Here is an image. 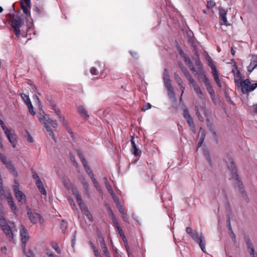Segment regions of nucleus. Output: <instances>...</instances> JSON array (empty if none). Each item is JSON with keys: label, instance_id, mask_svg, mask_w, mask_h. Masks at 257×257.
I'll use <instances>...</instances> for the list:
<instances>
[{"label": "nucleus", "instance_id": "nucleus-42", "mask_svg": "<svg viewBox=\"0 0 257 257\" xmlns=\"http://www.w3.org/2000/svg\"><path fill=\"white\" fill-rule=\"evenodd\" d=\"M67 223L66 221H65L64 220H62V222L61 223V229H62V231L63 232H64V231L67 227Z\"/></svg>", "mask_w": 257, "mask_h": 257}, {"label": "nucleus", "instance_id": "nucleus-18", "mask_svg": "<svg viewBox=\"0 0 257 257\" xmlns=\"http://www.w3.org/2000/svg\"><path fill=\"white\" fill-rule=\"evenodd\" d=\"M135 138L134 137H132L131 142L132 144V152L135 156H139L141 154V151L137 148V145L135 142Z\"/></svg>", "mask_w": 257, "mask_h": 257}, {"label": "nucleus", "instance_id": "nucleus-47", "mask_svg": "<svg viewBox=\"0 0 257 257\" xmlns=\"http://www.w3.org/2000/svg\"><path fill=\"white\" fill-rule=\"evenodd\" d=\"M174 77H175V79L176 81L178 83V85H180L181 83H182V80L180 78V77L179 76V75L178 74H177V73H175L174 74Z\"/></svg>", "mask_w": 257, "mask_h": 257}, {"label": "nucleus", "instance_id": "nucleus-53", "mask_svg": "<svg viewBox=\"0 0 257 257\" xmlns=\"http://www.w3.org/2000/svg\"><path fill=\"white\" fill-rule=\"evenodd\" d=\"M229 234L230 237L233 241V242H236V236H235V235L234 233L233 232V230L230 231Z\"/></svg>", "mask_w": 257, "mask_h": 257}, {"label": "nucleus", "instance_id": "nucleus-4", "mask_svg": "<svg viewBox=\"0 0 257 257\" xmlns=\"http://www.w3.org/2000/svg\"><path fill=\"white\" fill-rule=\"evenodd\" d=\"M24 24L23 19L20 17L14 18L11 21V26L14 29L15 34L17 37L20 36V28Z\"/></svg>", "mask_w": 257, "mask_h": 257}, {"label": "nucleus", "instance_id": "nucleus-46", "mask_svg": "<svg viewBox=\"0 0 257 257\" xmlns=\"http://www.w3.org/2000/svg\"><path fill=\"white\" fill-rule=\"evenodd\" d=\"M28 107L29 108V112L33 115H34L35 114V112L34 110V108L32 105V103L30 104L27 105Z\"/></svg>", "mask_w": 257, "mask_h": 257}, {"label": "nucleus", "instance_id": "nucleus-54", "mask_svg": "<svg viewBox=\"0 0 257 257\" xmlns=\"http://www.w3.org/2000/svg\"><path fill=\"white\" fill-rule=\"evenodd\" d=\"M25 254L27 257H34L35 256V254H34V252L31 250H29L28 251L25 252Z\"/></svg>", "mask_w": 257, "mask_h": 257}, {"label": "nucleus", "instance_id": "nucleus-23", "mask_svg": "<svg viewBox=\"0 0 257 257\" xmlns=\"http://www.w3.org/2000/svg\"><path fill=\"white\" fill-rule=\"evenodd\" d=\"M78 113L86 119L89 117V115L87 113V111L82 105H80L77 108Z\"/></svg>", "mask_w": 257, "mask_h": 257}, {"label": "nucleus", "instance_id": "nucleus-62", "mask_svg": "<svg viewBox=\"0 0 257 257\" xmlns=\"http://www.w3.org/2000/svg\"><path fill=\"white\" fill-rule=\"evenodd\" d=\"M105 187L108 191V192L109 193L110 192H112V191H113V190L112 189V187H111V185L108 183H106L105 184Z\"/></svg>", "mask_w": 257, "mask_h": 257}, {"label": "nucleus", "instance_id": "nucleus-64", "mask_svg": "<svg viewBox=\"0 0 257 257\" xmlns=\"http://www.w3.org/2000/svg\"><path fill=\"white\" fill-rule=\"evenodd\" d=\"M121 216H122V218L123 219V220L126 222H128V219L127 217V215H126V214L125 213V212L124 213H121Z\"/></svg>", "mask_w": 257, "mask_h": 257}, {"label": "nucleus", "instance_id": "nucleus-24", "mask_svg": "<svg viewBox=\"0 0 257 257\" xmlns=\"http://www.w3.org/2000/svg\"><path fill=\"white\" fill-rule=\"evenodd\" d=\"M234 76V81L237 86L242 81H241V73L239 70L232 71Z\"/></svg>", "mask_w": 257, "mask_h": 257}, {"label": "nucleus", "instance_id": "nucleus-8", "mask_svg": "<svg viewBox=\"0 0 257 257\" xmlns=\"http://www.w3.org/2000/svg\"><path fill=\"white\" fill-rule=\"evenodd\" d=\"M20 233L21 236V240L23 244V248L24 249H25L26 245L28 241L30 238V236L28 233V230L26 228V227L21 225L20 228Z\"/></svg>", "mask_w": 257, "mask_h": 257}, {"label": "nucleus", "instance_id": "nucleus-63", "mask_svg": "<svg viewBox=\"0 0 257 257\" xmlns=\"http://www.w3.org/2000/svg\"><path fill=\"white\" fill-rule=\"evenodd\" d=\"M110 218L112 220L115 226L119 225L118 222L115 215L110 217Z\"/></svg>", "mask_w": 257, "mask_h": 257}, {"label": "nucleus", "instance_id": "nucleus-16", "mask_svg": "<svg viewBox=\"0 0 257 257\" xmlns=\"http://www.w3.org/2000/svg\"><path fill=\"white\" fill-rule=\"evenodd\" d=\"M78 156L81 160V161L83 165V167L85 169V171L87 174H88L89 172H90L91 171L90 167L87 164V162L86 160L85 159L84 156L83 154L80 152H78Z\"/></svg>", "mask_w": 257, "mask_h": 257}, {"label": "nucleus", "instance_id": "nucleus-26", "mask_svg": "<svg viewBox=\"0 0 257 257\" xmlns=\"http://www.w3.org/2000/svg\"><path fill=\"white\" fill-rule=\"evenodd\" d=\"M73 194L75 196L79 206L84 204L77 189H74L73 190Z\"/></svg>", "mask_w": 257, "mask_h": 257}, {"label": "nucleus", "instance_id": "nucleus-7", "mask_svg": "<svg viewBox=\"0 0 257 257\" xmlns=\"http://www.w3.org/2000/svg\"><path fill=\"white\" fill-rule=\"evenodd\" d=\"M27 215L31 223L36 224L38 221H41L43 220V217L40 214L32 211L28 207L27 208Z\"/></svg>", "mask_w": 257, "mask_h": 257}, {"label": "nucleus", "instance_id": "nucleus-58", "mask_svg": "<svg viewBox=\"0 0 257 257\" xmlns=\"http://www.w3.org/2000/svg\"><path fill=\"white\" fill-rule=\"evenodd\" d=\"M184 58V61L185 62H186V63H187L189 66L190 65V64H192V63L191 62V61L190 60V59L187 57L186 56H183Z\"/></svg>", "mask_w": 257, "mask_h": 257}, {"label": "nucleus", "instance_id": "nucleus-29", "mask_svg": "<svg viewBox=\"0 0 257 257\" xmlns=\"http://www.w3.org/2000/svg\"><path fill=\"white\" fill-rule=\"evenodd\" d=\"M8 202L12 210L14 212H15V211L17 210V207L15 204L12 196L10 197L9 199H8Z\"/></svg>", "mask_w": 257, "mask_h": 257}, {"label": "nucleus", "instance_id": "nucleus-3", "mask_svg": "<svg viewBox=\"0 0 257 257\" xmlns=\"http://www.w3.org/2000/svg\"><path fill=\"white\" fill-rule=\"evenodd\" d=\"M190 236L196 243L199 244L202 251L206 252L205 240L202 233L194 231Z\"/></svg>", "mask_w": 257, "mask_h": 257}, {"label": "nucleus", "instance_id": "nucleus-9", "mask_svg": "<svg viewBox=\"0 0 257 257\" xmlns=\"http://www.w3.org/2000/svg\"><path fill=\"white\" fill-rule=\"evenodd\" d=\"M14 191L18 202L21 204H24L26 202V197L25 195L20 190L18 184L14 186Z\"/></svg>", "mask_w": 257, "mask_h": 257}, {"label": "nucleus", "instance_id": "nucleus-28", "mask_svg": "<svg viewBox=\"0 0 257 257\" xmlns=\"http://www.w3.org/2000/svg\"><path fill=\"white\" fill-rule=\"evenodd\" d=\"M163 80L165 84L171 83L168 70L165 68L163 72Z\"/></svg>", "mask_w": 257, "mask_h": 257}, {"label": "nucleus", "instance_id": "nucleus-5", "mask_svg": "<svg viewBox=\"0 0 257 257\" xmlns=\"http://www.w3.org/2000/svg\"><path fill=\"white\" fill-rule=\"evenodd\" d=\"M43 123L50 136H51L54 140H55L54 134L52 130L50 128V125L53 128H57L58 127L57 120L56 119L48 118L45 121L43 122Z\"/></svg>", "mask_w": 257, "mask_h": 257}, {"label": "nucleus", "instance_id": "nucleus-13", "mask_svg": "<svg viewBox=\"0 0 257 257\" xmlns=\"http://www.w3.org/2000/svg\"><path fill=\"white\" fill-rule=\"evenodd\" d=\"M226 11L223 8L219 9V18L220 19V24L221 25H224L225 26H229L230 24L228 23L226 19Z\"/></svg>", "mask_w": 257, "mask_h": 257}, {"label": "nucleus", "instance_id": "nucleus-44", "mask_svg": "<svg viewBox=\"0 0 257 257\" xmlns=\"http://www.w3.org/2000/svg\"><path fill=\"white\" fill-rule=\"evenodd\" d=\"M83 184L85 186V193L86 195H87L88 196H89V190H88V184L86 182V181L84 179L82 182Z\"/></svg>", "mask_w": 257, "mask_h": 257}, {"label": "nucleus", "instance_id": "nucleus-52", "mask_svg": "<svg viewBox=\"0 0 257 257\" xmlns=\"http://www.w3.org/2000/svg\"><path fill=\"white\" fill-rule=\"evenodd\" d=\"M0 124L5 133L8 134V131L10 130L5 125L4 122L1 123Z\"/></svg>", "mask_w": 257, "mask_h": 257}, {"label": "nucleus", "instance_id": "nucleus-19", "mask_svg": "<svg viewBox=\"0 0 257 257\" xmlns=\"http://www.w3.org/2000/svg\"><path fill=\"white\" fill-rule=\"evenodd\" d=\"M257 67V55H253L251 57L250 65L248 67V71L252 72Z\"/></svg>", "mask_w": 257, "mask_h": 257}, {"label": "nucleus", "instance_id": "nucleus-12", "mask_svg": "<svg viewBox=\"0 0 257 257\" xmlns=\"http://www.w3.org/2000/svg\"><path fill=\"white\" fill-rule=\"evenodd\" d=\"M204 83L206 86L207 90L208 91L209 94L210 95L212 100L214 101V99H215V93L213 90L212 86L211 85L209 81V80L207 77H204Z\"/></svg>", "mask_w": 257, "mask_h": 257}, {"label": "nucleus", "instance_id": "nucleus-25", "mask_svg": "<svg viewBox=\"0 0 257 257\" xmlns=\"http://www.w3.org/2000/svg\"><path fill=\"white\" fill-rule=\"evenodd\" d=\"M165 86L168 91V95L170 98H174L175 97V93L174 92L173 88L172 86L171 83L165 84Z\"/></svg>", "mask_w": 257, "mask_h": 257}, {"label": "nucleus", "instance_id": "nucleus-22", "mask_svg": "<svg viewBox=\"0 0 257 257\" xmlns=\"http://www.w3.org/2000/svg\"><path fill=\"white\" fill-rule=\"evenodd\" d=\"M55 112L58 116L60 121L62 123L63 125L66 128H68V123L65 120V117L61 114V111L59 108L55 111Z\"/></svg>", "mask_w": 257, "mask_h": 257}, {"label": "nucleus", "instance_id": "nucleus-30", "mask_svg": "<svg viewBox=\"0 0 257 257\" xmlns=\"http://www.w3.org/2000/svg\"><path fill=\"white\" fill-rule=\"evenodd\" d=\"M193 89H194V91L195 92V93L198 95V97L201 100H204V97L203 96V93L199 86H196V87L195 88H194Z\"/></svg>", "mask_w": 257, "mask_h": 257}, {"label": "nucleus", "instance_id": "nucleus-56", "mask_svg": "<svg viewBox=\"0 0 257 257\" xmlns=\"http://www.w3.org/2000/svg\"><path fill=\"white\" fill-rule=\"evenodd\" d=\"M115 227L117 228L118 232L119 233V234H120V235L121 236L124 235V234L123 232L122 229L120 227L119 225H118Z\"/></svg>", "mask_w": 257, "mask_h": 257}, {"label": "nucleus", "instance_id": "nucleus-10", "mask_svg": "<svg viewBox=\"0 0 257 257\" xmlns=\"http://www.w3.org/2000/svg\"><path fill=\"white\" fill-rule=\"evenodd\" d=\"M21 9L27 17L30 16L31 2L30 0H20Z\"/></svg>", "mask_w": 257, "mask_h": 257}, {"label": "nucleus", "instance_id": "nucleus-31", "mask_svg": "<svg viewBox=\"0 0 257 257\" xmlns=\"http://www.w3.org/2000/svg\"><path fill=\"white\" fill-rule=\"evenodd\" d=\"M36 185L40 192V193L43 195H46V191L45 189V188L43 186V184L42 182L38 181V182H37Z\"/></svg>", "mask_w": 257, "mask_h": 257}, {"label": "nucleus", "instance_id": "nucleus-43", "mask_svg": "<svg viewBox=\"0 0 257 257\" xmlns=\"http://www.w3.org/2000/svg\"><path fill=\"white\" fill-rule=\"evenodd\" d=\"M212 70V74L214 77L219 76L218 72L215 66H213Z\"/></svg>", "mask_w": 257, "mask_h": 257}, {"label": "nucleus", "instance_id": "nucleus-37", "mask_svg": "<svg viewBox=\"0 0 257 257\" xmlns=\"http://www.w3.org/2000/svg\"><path fill=\"white\" fill-rule=\"evenodd\" d=\"M183 117L186 119L187 118H189L190 117H191V115L189 113V110L187 108V107H185L184 108V110H183Z\"/></svg>", "mask_w": 257, "mask_h": 257}, {"label": "nucleus", "instance_id": "nucleus-11", "mask_svg": "<svg viewBox=\"0 0 257 257\" xmlns=\"http://www.w3.org/2000/svg\"><path fill=\"white\" fill-rule=\"evenodd\" d=\"M1 161L6 165L7 168L10 171V172L14 176L18 175L17 172L16 171L14 165L12 163L7 159L5 157Z\"/></svg>", "mask_w": 257, "mask_h": 257}, {"label": "nucleus", "instance_id": "nucleus-60", "mask_svg": "<svg viewBox=\"0 0 257 257\" xmlns=\"http://www.w3.org/2000/svg\"><path fill=\"white\" fill-rule=\"evenodd\" d=\"M95 187L96 188L97 190H100V186L98 184V183L97 182V181H96V179H93V181H92Z\"/></svg>", "mask_w": 257, "mask_h": 257}, {"label": "nucleus", "instance_id": "nucleus-38", "mask_svg": "<svg viewBox=\"0 0 257 257\" xmlns=\"http://www.w3.org/2000/svg\"><path fill=\"white\" fill-rule=\"evenodd\" d=\"M189 83L192 86L193 88H195L196 86H198V84L196 82V81L192 78V76H190L187 79Z\"/></svg>", "mask_w": 257, "mask_h": 257}, {"label": "nucleus", "instance_id": "nucleus-51", "mask_svg": "<svg viewBox=\"0 0 257 257\" xmlns=\"http://www.w3.org/2000/svg\"><path fill=\"white\" fill-rule=\"evenodd\" d=\"M152 107L151 104L150 103H147L142 108L141 110L143 111L151 108Z\"/></svg>", "mask_w": 257, "mask_h": 257}, {"label": "nucleus", "instance_id": "nucleus-14", "mask_svg": "<svg viewBox=\"0 0 257 257\" xmlns=\"http://www.w3.org/2000/svg\"><path fill=\"white\" fill-rule=\"evenodd\" d=\"M1 227L9 240H12L13 239V233L8 223Z\"/></svg>", "mask_w": 257, "mask_h": 257}, {"label": "nucleus", "instance_id": "nucleus-1", "mask_svg": "<svg viewBox=\"0 0 257 257\" xmlns=\"http://www.w3.org/2000/svg\"><path fill=\"white\" fill-rule=\"evenodd\" d=\"M228 162L227 163V165L228 169L231 173L232 178L236 180V184L239 189L240 192L242 194V197L246 202H248L249 201V198L244 190L242 183L240 181L239 178L237 174L236 166L231 157H228Z\"/></svg>", "mask_w": 257, "mask_h": 257}, {"label": "nucleus", "instance_id": "nucleus-49", "mask_svg": "<svg viewBox=\"0 0 257 257\" xmlns=\"http://www.w3.org/2000/svg\"><path fill=\"white\" fill-rule=\"evenodd\" d=\"M106 209L108 211V213L109 214V216L110 217L114 216V214H113L112 211L111 210L110 207L108 205H106Z\"/></svg>", "mask_w": 257, "mask_h": 257}, {"label": "nucleus", "instance_id": "nucleus-21", "mask_svg": "<svg viewBox=\"0 0 257 257\" xmlns=\"http://www.w3.org/2000/svg\"><path fill=\"white\" fill-rule=\"evenodd\" d=\"M12 196V194L9 190H5L3 188H0V199L1 200L8 199Z\"/></svg>", "mask_w": 257, "mask_h": 257}, {"label": "nucleus", "instance_id": "nucleus-59", "mask_svg": "<svg viewBox=\"0 0 257 257\" xmlns=\"http://www.w3.org/2000/svg\"><path fill=\"white\" fill-rule=\"evenodd\" d=\"M27 136L26 137L27 141L30 143L33 142V139L32 137L31 136V135L28 132H27Z\"/></svg>", "mask_w": 257, "mask_h": 257}, {"label": "nucleus", "instance_id": "nucleus-48", "mask_svg": "<svg viewBox=\"0 0 257 257\" xmlns=\"http://www.w3.org/2000/svg\"><path fill=\"white\" fill-rule=\"evenodd\" d=\"M90 72L92 75H96L98 74V71L94 67H92L90 68Z\"/></svg>", "mask_w": 257, "mask_h": 257}, {"label": "nucleus", "instance_id": "nucleus-36", "mask_svg": "<svg viewBox=\"0 0 257 257\" xmlns=\"http://www.w3.org/2000/svg\"><path fill=\"white\" fill-rule=\"evenodd\" d=\"M51 246L52 248L56 251V252L60 254L61 252V250L60 249L58 244L56 242H52L51 243Z\"/></svg>", "mask_w": 257, "mask_h": 257}, {"label": "nucleus", "instance_id": "nucleus-33", "mask_svg": "<svg viewBox=\"0 0 257 257\" xmlns=\"http://www.w3.org/2000/svg\"><path fill=\"white\" fill-rule=\"evenodd\" d=\"M195 75H197L198 77H202L203 81L204 80V77H207L204 74L202 67H200L199 68H197Z\"/></svg>", "mask_w": 257, "mask_h": 257}, {"label": "nucleus", "instance_id": "nucleus-39", "mask_svg": "<svg viewBox=\"0 0 257 257\" xmlns=\"http://www.w3.org/2000/svg\"><path fill=\"white\" fill-rule=\"evenodd\" d=\"M204 156L207 161L208 163L211 165V159L209 152L205 151L204 152Z\"/></svg>", "mask_w": 257, "mask_h": 257}, {"label": "nucleus", "instance_id": "nucleus-27", "mask_svg": "<svg viewBox=\"0 0 257 257\" xmlns=\"http://www.w3.org/2000/svg\"><path fill=\"white\" fill-rule=\"evenodd\" d=\"M200 134H201V138H200L199 142L198 143V148L202 146V145L204 142V140L205 139V136H206L205 131L202 127H201L200 128Z\"/></svg>", "mask_w": 257, "mask_h": 257}, {"label": "nucleus", "instance_id": "nucleus-6", "mask_svg": "<svg viewBox=\"0 0 257 257\" xmlns=\"http://www.w3.org/2000/svg\"><path fill=\"white\" fill-rule=\"evenodd\" d=\"M212 193L214 198L218 200H223L226 199L227 196L225 190L219 187H214L212 190Z\"/></svg>", "mask_w": 257, "mask_h": 257}, {"label": "nucleus", "instance_id": "nucleus-2", "mask_svg": "<svg viewBox=\"0 0 257 257\" xmlns=\"http://www.w3.org/2000/svg\"><path fill=\"white\" fill-rule=\"evenodd\" d=\"M238 88L240 89L243 94H246L249 92L253 91L257 87V83L251 84V81L248 79L243 80L238 86Z\"/></svg>", "mask_w": 257, "mask_h": 257}, {"label": "nucleus", "instance_id": "nucleus-15", "mask_svg": "<svg viewBox=\"0 0 257 257\" xmlns=\"http://www.w3.org/2000/svg\"><path fill=\"white\" fill-rule=\"evenodd\" d=\"M9 142L12 144L13 148H15L17 143V136L14 133H12L11 130H9L8 134H5Z\"/></svg>", "mask_w": 257, "mask_h": 257}, {"label": "nucleus", "instance_id": "nucleus-61", "mask_svg": "<svg viewBox=\"0 0 257 257\" xmlns=\"http://www.w3.org/2000/svg\"><path fill=\"white\" fill-rule=\"evenodd\" d=\"M186 232L190 235V236L191 235L192 233L194 232L192 229L190 227H187L186 228Z\"/></svg>", "mask_w": 257, "mask_h": 257}, {"label": "nucleus", "instance_id": "nucleus-50", "mask_svg": "<svg viewBox=\"0 0 257 257\" xmlns=\"http://www.w3.org/2000/svg\"><path fill=\"white\" fill-rule=\"evenodd\" d=\"M33 178L35 180L36 184L37 182H38V181H41L38 175L36 172L33 173Z\"/></svg>", "mask_w": 257, "mask_h": 257}, {"label": "nucleus", "instance_id": "nucleus-41", "mask_svg": "<svg viewBox=\"0 0 257 257\" xmlns=\"http://www.w3.org/2000/svg\"><path fill=\"white\" fill-rule=\"evenodd\" d=\"M195 111H196V115H197L199 120L203 122L204 120V118L201 115V114L199 112V109H198V107H197V106L195 107Z\"/></svg>", "mask_w": 257, "mask_h": 257}, {"label": "nucleus", "instance_id": "nucleus-20", "mask_svg": "<svg viewBox=\"0 0 257 257\" xmlns=\"http://www.w3.org/2000/svg\"><path fill=\"white\" fill-rule=\"evenodd\" d=\"M82 212L86 216L89 220L91 222L93 221V218L90 214L89 211L88 210L87 207L85 206V204H82V205L79 206Z\"/></svg>", "mask_w": 257, "mask_h": 257}, {"label": "nucleus", "instance_id": "nucleus-45", "mask_svg": "<svg viewBox=\"0 0 257 257\" xmlns=\"http://www.w3.org/2000/svg\"><path fill=\"white\" fill-rule=\"evenodd\" d=\"M215 5V3L213 0H210L207 2V7L208 9L212 8Z\"/></svg>", "mask_w": 257, "mask_h": 257}, {"label": "nucleus", "instance_id": "nucleus-34", "mask_svg": "<svg viewBox=\"0 0 257 257\" xmlns=\"http://www.w3.org/2000/svg\"><path fill=\"white\" fill-rule=\"evenodd\" d=\"M8 222L4 216V212L0 210V227L5 225Z\"/></svg>", "mask_w": 257, "mask_h": 257}, {"label": "nucleus", "instance_id": "nucleus-35", "mask_svg": "<svg viewBox=\"0 0 257 257\" xmlns=\"http://www.w3.org/2000/svg\"><path fill=\"white\" fill-rule=\"evenodd\" d=\"M21 96L27 105L31 103V101L28 95L23 93L21 94Z\"/></svg>", "mask_w": 257, "mask_h": 257}, {"label": "nucleus", "instance_id": "nucleus-17", "mask_svg": "<svg viewBox=\"0 0 257 257\" xmlns=\"http://www.w3.org/2000/svg\"><path fill=\"white\" fill-rule=\"evenodd\" d=\"M245 242L248 249L251 257H257V254L255 253L254 247L251 243L250 240L247 238H245Z\"/></svg>", "mask_w": 257, "mask_h": 257}, {"label": "nucleus", "instance_id": "nucleus-32", "mask_svg": "<svg viewBox=\"0 0 257 257\" xmlns=\"http://www.w3.org/2000/svg\"><path fill=\"white\" fill-rule=\"evenodd\" d=\"M186 121L189 125L190 127L191 128L192 132H193L194 133H196V130H195V126L193 120L192 118L191 117L187 118L186 119Z\"/></svg>", "mask_w": 257, "mask_h": 257}, {"label": "nucleus", "instance_id": "nucleus-55", "mask_svg": "<svg viewBox=\"0 0 257 257\" xmlns=\"http://www.w3.org/2000/svg\"><path fill=\"white\" fill-rule=\"evenodd\" d=\"M214 80L219 87H221V82L219 79V76L214 77Z\"/></svg>", "mask_w": 257, "mask_h": 257}, {"label": "nucleus", "instance_id": "nucleus-57", "mask_svg": "<svg viewBox=\"0 0 257 257\" xmlns=\"http://www.w3.org/2000/svg\"><path fill=\"white\" fill-rule=\"evenodd\" d=\"M99 243L101 248L106 246L104 240L102 237H99Z\"/></svg>", "mask_w": 257, "mask_h": 257}, {"label": "nucleus", "instance_id": "nucleus-40", "mask_svg": "<svg viewBox=\"0 0 257 257\" xmlns=\"http://www.w3.org/2000/svg\"><path fill=\"white\" fill-rule=\"evenodd\" d=\"M181 69H182V71L183 72L185 76L186 77V78L187 79L189 77H190V76H191L190 74L189 73V71L185 67H182L181 68Z\"/></svg>", "mask_w": 257, "mask_h": 257}]
</instances>
